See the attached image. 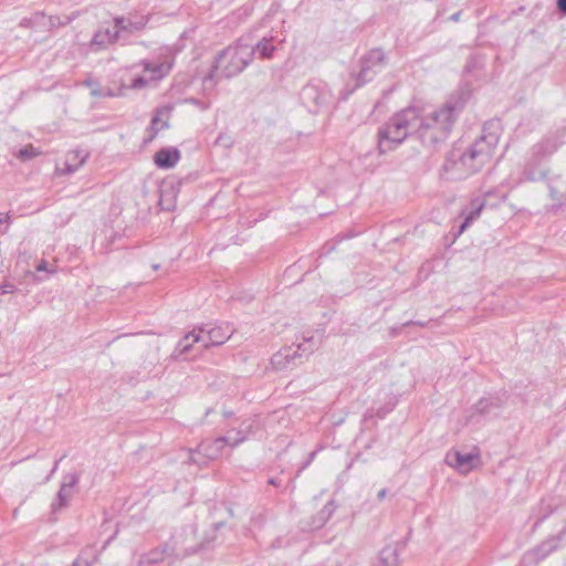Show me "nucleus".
<instances>
[{
  "instance_id": "1",
  "label": "nucleus",
  "mask_w": 566,
  "mask_h": 566,
  "mask_svg": "<svg viewBox=\"0 0 566 566\" xmlns=\"http://www.w3.org/2000/svg\"><path fill=\"white\" fill-rule=\"evenodd\" d=\"M472 97L469 84L460 85L447 99L430 113L418 106V118L412 136L430 154L438 151L449 139L460 115Z\"/></svg>"
},
{
  "instance_id": "2",
  "label": "nucleus",
  "mask_w": 566,
  "mask_h": 566,
  "mask_svg": "<svg viewBox=\"0 0 566 566\" xmlns=\"http://www.w3.org/2000/svg\"><path fill=\"white\" fill-rule=\"evenodd\" d=\"M502 133L503 125L500 118L486 120L480 137L465 150L452 148L447 153L440 168V178L446 181H458L479 172L490 163Z\"/></svg>"
},
{
  "instance_id": "3",
  "label": "nucleus",
  "mask_w": 566,
  "mask_h": 566,
  "mask_svg": "<svg viewBox=\"0 0 566 566\" xmlns=\"http://www.w3.org/2000/svg\"><path fill=\"white\" fill-rule=\"evenodd\" d=\"M248 38L241 35L233 44L219 51L208 74L203 77L205 87H214L222 78H231L242 73L252 63V46Z\"/></svg>"
},
{
  "instance_id": "4",
  "label": "nucleus",
  "mask_w": 566,
  "mask_h": 566,
  "mask_svg": "<svg viewBox=\"0 0 566 566\" xmlns=\"http://www.w3.org/2000/svg\"><path fill=\"white\" fill-rule=\"evenodd\" d=\"M418 118V106L409 105L396 113L378 127L377 149L379 155L396 150L407 138L412 136Z\"/></svg>"
},
{
  "instance_id": "5",
  "label": "nucleus",
  "mask_w": 566,
  "mask_h": 566,
  "mask_svg": "<svg viewBox=\"0 0 566 566\" xmlns=\"http://www.w3.org/2000/svg\"><path fill=\"white\" fill-rule=\"evenodd\" d=\"M387 64L388 56L381 48H374L367 51L359 59L360 70L353 75L355 84L345 85L339 93V99L347 101L356 90L371 82L376 75L387 66Z\"/></svg>"
},
{
  "instance_id": "6",
  "label": "nucleus",
  "mask_w": 566,
  "mask_h": 566,
  "mask_svg": "<svg viewBox=\"0 0 566 566\" xmlns=\"http://www.w3.org/2000/svg\"><path fill=\"white\" fill-rule=\"evenodd\" d=\"M557 150V145L551 139H544L535 144L525 161L520 182H537L547 179L548 168L543 165L545 158Z\"/></svg>"
},
{
  "instance_id": "7",
  "label": "nucleus",
  "mask_w": 566,
  "mask_h": 566,
  "mask_svg": "<svg viewBox=\"0 0 566 566\" xmlns=\"http://www.w3.org/2000/svg\"><path fill=\"white\" fill-rule=\"evenodd\" d=\"M229 443L228 437H218L213 440H202L196 449H189L187 463L206 467L211 460L217 459Z\"/></svg>"
},
{
  "instance_id": "8",
  "label": "nucleus",
  "mask_w": 566,
  "mask_h": 566,
  "mask_svg": "<svg viewBox=\"0 0 566 566\" xmlns=\"http://www.w3.org/2000/svg\"><path fill=\"white\" fill-rule=\"evenodd\" d=\"M331 92L326 83L322 81H310L300 92V98L303 105L311 112L317 113L323 106L327 105Z\"/></svg>"
},
{
  "instance_id": "9",
  "label": "nucleus",
  "mask_w": 566,
  "mask_h": 566,
  "mask_svg": "<svg viewBox=\"0 0 566 566\" xmlns=\"http://www.w3.org/2000/svg\"><path fill=\"white\" fill-rule=\"evenodd\" d=\"M226 525L224 522H217L212 525V528L206 534L203 541L192 547L185 548L182 554L177 553L176 543L174 542V538H170V541L164 543L163 545L158 546L163 555L166 557L169 556H190L195 555L201 551L208 549L211 546H213V543L216 542V533Z\"/></svg>"
},
{
  "instance_id": "10",
  "label": "nucleus",
  "mask_w": 566,
  "mask_h": 566,
  "mask_svg": "<svg viewBox=\"0 0 566 566\" xmlns=\"http://www.w3.org/2000/svg\"><path fill=\"white\" fill-rule=\"evenodd\" d=\"M495 191H486L482 198H473L468 208L463 222L459 227V233H462L475 219L480 217L484 208H497L507 197V195H500L496 202H489V199Z\"/></svg>"
},
{
  "instance_id": "11",
  "label": "nucleus",
  "mask_w": 566,
  "mask_h": 566,
  "mask_svg": "<svg viewBox=\"0 0 566 566\" xmlns=\"http://www.w3.org/2000/svg\"><path fill=\"white\" fill-rule=\"evenodd\" d=\"M558 549L559 548L555 545L554 539L547 537L533 548L527 549L523 554L517 566H538L541 562Z\"/></svg>"
},
{
  "instance_id": "12",
  "label": "nucleus",
  "mask_w": 566,
  "mask_h": 566,
  "mask_svg": "<svg viewBox=\"0 0 566 566\" xmlns=\"http://www.w3.org/2000/svg\"><path fill=\"white\" fill-rule=\"evenodd\" d=\"M507 398L505 391L482 397L472 406L473 415L497 416L506 405Z\"/></svg>"
},
{
  "instance_id": "13",
  "label": "nucleus",
  "mask_w": 566,
  "mask_h": 566,
  "mask_svg": "<svg viewBox=\"0 0 566 566\" xmlns=\"http://www.w3.org/2000/svg\"><path fill=\"white\" fill-rule=\"evenodd\" d=\"M243 36L248 38L247 42L252 46V60L255 56L260 60H272L274 57L277 45L274 44L275 38L273 35H265L258 41H254L252 33L243 34Z\"/></svg>"
},
{
  "instance_id": "14",
  "label": "nucleus",
  "mask_w": 566,
  "mask_h": 566,
  "mask_svg": "<svg viewBox=\"0 0 566 566\" xmlns=\"http://www.w3.org/2000/svg\"><path fill=\"white\" fill-rule=\"evenodd\" d=\"M206 326L207 325L195 326L192 331L188 332L181 339H179L171 353V358L175 360L184 359L192 349L193 345L202 340V334L206 331Z\"/></svg>"
},
{
  "instance_id": "15",
  "label": "nucleus",
  "mask_w": 566,
  "mask_h": 566,
  "mask_svg": "<svg viewBox=\"0 0 566 566\" xmlns=\"http://www.w3.org/2000/svg\"><path fill=\"white\" fill-rule=\"evenodd\" d=\"M446 462L455 468L461 473H467L473 470L480 463L479 453H462L460 451L449 452L446 457Z\"/></svg>"
},
{
  "instance_id": "16",
  "label": "nucleus",
  "mask_w": 566,
  "mask_h": 566,
  "mask_svg": "<svg viewBox=\"0 0 566 566\" xmlns=\"http://www.w3.org/2000/svg\"><path fill=\"white\" fill-rule=\"evenodd\" d=\"M206 325V331L203 333H207L209 342L203 344L205 348L223 345L234 332L229 323H222L212 327L210 324Z\"/></svg>"
},
{
  "instance_id": "17",
  "label": "nucleus",
  "mask_w": 566,
  "mask_h": 566,
  "mask_svg": "<svg viewBox=\"0 0 566 566\" xmlns=\"http://www.w3.org/2000/svg\"><path fill=\"white\" fill-rule=\"evenodd\" d=\"M301 345L297 348L284 347L275 353L271 358V364L275 369L283 370L291 366H296V360L301 359Z\"/></svg>"
},
{
  "instance_id": "18",
  "label": "nucleus",
  "mask_w": 566,
  "mask_h": 566,
  "mask_svg": "<svg viewBox=\"0 0 566 566\" xmlns=\"http://www.w3.org/2000/svg\"><path fill=\"white\" fill-rule=\"evenodd\" d=\"M181 154L177 147H163L154 155V163L160 169H171L180 160Z\"/></svg>"
},
{
  "instance_id": "19",
  "label": "nucleus",
  "mask_w": 566,
  "mask_h": 566,
  "mask_svg": "<svg viewBox=\"0 0 566 566\" xmlns=\"http://www.w3.org/2000/svg\"><path fill=\"white\" fill-rule=\"evenodd\" d=\"M399 548L398 544L385 546L373 562L371 566H398Z\"/></svg>"
},
{
  "instance_id": "20",
  "label": "nucleus",
  "mask_w": 566,
  "mask_h": 566,
  "mask_svg": "<svg viewBox=\"0 0 566 566\" xmlns=\"http://www.w3.org/2000/svg\"><path fill=\"white\" fill-rule=\"evenodd\" d=\"M119 40L120 39L118 31H114L113 29L107 27L101 28L94 33L92 44L98 45L101 48H106L111 44L118 42Z\"/></svg>"
},
{
  "instance_id": "21",
  "label": "nucleus",
  "mask_w": 566,
  "mask_h": 566,
  "mask_svg": "<svg viewBox=\"0 0 566 566\" xmlns=\"http://www.w3.org/2000/svg\"><path fill=\"white\" fill-rule=\"evenodd\" d=\"M336 503L334 500H329L323 509L312 517L311 527L314 530L322 528L336 511Z\"/></svg>"
},
{
  "instance_id": "22",
  "label": "nucleus",
  "mask_w": 566,
  "mask_h": 566,
  "mask_svg": "<svg viewBox=\"0 0 566 566\" xmlns=\"http://www.w3.org/2000/svg\"><path fill=\"white\" fill-rule=\"evenodd\" d=\"M142 65L145 71L149 72L151 74V80L159 81L168 75L171 65L170 64H164V63H151L147 60L142 61Z\"/></svg>"
},
{
  "instance_id": "23",
  "label": "nucleus",
  "mask_w": 566,
  "mask_h": 566,
  "mask_svg": "<svg viewBox=\"0 0 566 566\" xmlns=\"http://www.w3.org/2000/svg\"><path fill=\"white\" fill-rule=\"evenodd\" d=\"M98 560V554L93 546L81 549L72 566H93Z\"/></svg>"
},
{
  "instance_id": "24",
  "label": "nucleus",
  "mask_w": 566,
  "mask_h": 566,
  "mask_svg": "<svg viewBox=\"0 0 566 566\" xmlns=\"http://www.w3.org/2000/svg\"><path fill=\"white\" fill-rule=\"evenodd\" d=\"M72 495V490L61 484L60 490L51 504V514H56L60 510L69 506V500Z\"/></svg>"
},
{
  "instance_id": "25",
  "label": "nucleus",
  "mask_w": 566,
  "mask_h": 566,
  "mask_svg": "<svg viewBox=\"0 0 566 566\" xmlns=\"http://www.w3.org/2000/svg\"><path fill=\"white\" fill-rule=\"evenodd\" d=\"M158 205L161 210L165 211H170L175 208V195L172 192V187H170L169 190L166 189L165 184L160 187Z\"/></svg>"
},
{
  "instance_id": "26",
  "label": "nucleus",
  "mask_w": 566,
  "mask_h": 566,
  "mask_svg": "<svg viewBox=\"0 0 566 566\" xmlns=\"http://www.w3.org/2000/svg\"><path fill=\"white\" fill-rule=\"evenodd\" d=\"M484 67V56L479 53H472L468 56L464 65L465 74H474Z\"/></svg>"
},
{
  "instance_id": "27",
  "label": "nucleus",
  "mask_w": 566,
  "mask_h": 566,
  "mask_svg": "<svg viewBox=\"0 0 566 566\" xmlns=\"http://www.w3.org/2000/svg\"><path fill=\"white\" fill-rule=\"evenodd\" d=\"M165 560V556L158 547L150 549L148 553L142 555L140 564L144 566L156 565Z\"/></svg>"
},
{
  "instance_id": "28",
  "label": "nucleus",
  "mask_w": 566,
  "mask_h": 566,
  "mask_svg": "<svg viewBox=\"0 0 566 566\" xmlns=\"http://www.w3.org/2000/svg\"><path fill=\"white\" fill-rule=\"evenodd\" d=\"M41 155V150L32 144H28L14 153V156L21 161H29Z\"/></svg>"
},
{
  "instance_id": "29",
  "label": "nucleus",
  "mask_w": 566,
  "mask_h": 566,
  "mask_svg": "<svg viewBox=\"0 0 566 566\" xmlns=\"http://www.w3.org/2000/svg\"><path fill=\"white\" fill-rule=\"evenodd\" d=\"M148 21L149 19L146 17H138L134 20L127 19L126 35L143 30L147 25Z\"/></svg>"
},
{
  "instance_id": "30",
  "label": "nucleus",
  "mask_w": 566,
  "mask_h": 566,
  "mask_svg": "<svg viewBox=\"0 0 566 566\" xmlns=\"http://www.w3.org/2000/svg\"><path fill=\"white\" fill-rule=\"evenodd\" d=\"M78 15L77 12H73L70 15H65L63 19L59 15H50L49 17V25L51 29L60 28L67 25L71 23L74 19H76Z\"/></svg>"
},
{
  "instance_id": "31",
  "label": "nucleus",
  "mask_w": 566,
  "mask_h": 566,
  "mask_svg": "<svg viewBox=\"0 0 566 566\" xmlns=\"http://www.w3.org/2000/svg\"><path fill=\"white\" fill-rule=\"evenodd\" d=\"M44 19L45 14L43 12H35L30 18L22 19L20 22V27L33 29Z\"/></svg>"
},
{
  "instance_id": "32",
  "label": "nucleus",
  "mask_w": 566,
  "mask_h": 566,
  "mask_svg": "<svg viewBox=\"0 0 566 566\" xmlns=\"http://www.w3.org/2000/svg\"><path fill=\"white\" fill-rule=\"evenodd\" d=\"M126 24L127 19L124 17H115L114 18V31H118L119 39H126Z\"/></svg>"
},
{
  "instance_id": "33",
  "label": "nucleus",
  "mask_w": 566,
  "mask_h": 566,
  "mask_svg": "<svg viewBox=\"0 0 566 566\" xmlns=\"http://www.w3.org/2000/svg\"><path fill=\"white\" fill-rule=\"evenodd\" d=\"M80 482V474L76 472L67 473L63 476L62 485L72 490Z\"/></svg>"
},
{
  "instance_id": "34",
  "label": "nucleus",
  "mask_w": 566,
  "mask_h": 566,
  "mask_svg": "<svg viewBox=\"0 0 566 566\" xmlns=\"http://www.w3.org/2000/svg\"><path fill=\"white\" fill-rule=\"evenodd\" d=\"M148 81L142 76L138 75L135 78L132 80L129 85H124L125 91L126 90H140L147 85Z\"/></svg>"
},
{
  "instance_id": "35",
  "label": "nucleus",
  "mask_w": 566,
  "mask_h": 566,
  "mask_svg": "<svg viewBox=\"0 0 566 566\" xmlns=\"http://www.w3.org/2000/svg\"><path fill=\"white\" fill-rule=\"evenodd\" d=\"M11 223V216L6 213L3 217L0 214V234H4L9 230Z\"/></svg>"
},
{
  "instance_id": "36",
  "label": "nucleus",
  "mask_w": 566,
  "mask_h": 566,
  "mask_svg": "<svg viewBox=\"0 0 566 566\" xmlns=\"http://www.w3.org/2000/svg\"><path fill=\"white\" fill-rule=\"evenodd\" d=\"M551 539H554L555 545L559 548L560 543L566 538V524L556 535L548 536Z\"/></svg>"
},
{
  "instance_id": "37",
  "label": "nucleus",
  "mask_w": 566,
  "mask_h": 566,
  "mask_svg": "<svg viewBox=\"0 0 566 566\" xmlns=\"http://www.w3.org/2000/svg\"><path fill=\"white\" fill-rule=\"evenodd\" d=\"M374 417L384 418L385 417L384 410L381 408L378 409L376 412H374L371 409L367 410L363 416V422H366Z\"/></svg>"
},
{
  "instance_id": "38",
  "label": "nucleus",
  "mask_w": 566,
  "mask_h": 566,
  "mask_svg": "<svg viewBox=\"0 0 566 566\" xmlns=\"http://www.w3.org/2000/svg\"><path fill=\"white\" fill-rule=\"evenodd\" d=\"M125 94V87L124 84L118 88L117 92H115L112 88L104 90L103 97H115V96H123Z\"/></svg>"
},
{
  "instance_id": "39",
  "label": "nucleus",
  "mask_w": 566,
  "mask_h": 566,
  "mask_svg": "<svg viewBox=\"0 0 566 566\" xmlns=\"http://www.w3.org/2000/svg\"><path fill=\"white\" fill-rule=\"evenodd\" d=\"M17 291V286L10 282H4L0 285V295L11 294Z\"/></svg>"
},
{
  "instance_id": "40",
  "label": "nucleus",
  "mask_w": 566,
  "mask_h": 566,
  "mask_svg": "<svg viewBox=\"0 0 566 566\" xmlns=\"http://www.w3.org/2000/svg\"><path fill=\"white\" fill-rule=\"evenodd\" d=\"M316 457V451H312L310 454H308V458L305 462L302 463V465L300 467L297 473H296V476L300 475V473L305 470L311 463L312 461L314 460V458Z\"/></svg>"
},
{
  "instance_id": "41",
  "label": "nucleus",
  "mask_w": 566,
  "mask_h": 566,
  "mask_svg": "<svg viewBox=\"0 0 566 566\" xmlns=\"http://www.w3.org/2000/svg\"><path fill=\"white\" fill-rule=\"evenodd\" d=\"M555 512V507L554 506H551V505H547L545 507V512L543 513V515L541 517H538V522H544L546 518H548L553 513Z\"/></svg>"
},
{
  "instance_id": "42",
  "label": "nucleus",
  "mask_w": 566,
  "mask_h": 566,
  "mask_svg": "<svg viewBox=\"0 0 566 566\" xmlns=\"http://www.w3.org/2000/svg\"><path fill=\"white\" fill-rule=\"evenodd\" d=\"M403 327H405V326H402V324H401V325H399V326H392V327H390V329H389V336H390L391 338L397 337V336L400 334V332H401V329H402Z\"/></svg>"
},
{
  "instance_id": "43",
  "label": "nucleus",
  "mask_w": 566,
  "mask_h": 566,
  "mask_svg": "<svg viewBox=\"0 0 566 566\" xmlns=\"http://www.w3.org/2000/svg\"><path fill=\"white\" fill-rule=\"evenodd\" d=\"M556 7L562 14H566V0H556Z\"/></svg>"
},
{
  "instance_id": "44",
  "label": "nucleus",
  "mask_w": 566,
  "mask_h": 566,
  "mask_svg": "<svg viewBox=\"0 0 566 566\" xmlns=\"http://www.w3.org/2000/svg\"><path fill=\"white\" fill-rule=\"evenodd\" d=\"M410 325H417V326H420V327H424L427 325V323L421 322V321H408V322L402 324V326H410Z\"/></svg>"
},
{
  "instance_id": "45",
  "label": "nucleus",
  "mask_w": 566,
  "mask_h": 566,
  "mask_svg": "<svg viewBox=\"0 0 566 566\" xmlns=\"http://www.w3.org/2000/svg\"><path fill=\"white\" fill-rule=\"evenodd\" d=\"M91 94L95 97H103L104 90L99 87H95L92 90Z\"/></svg>"
},
{
  "instance_id": "46",
  "label": "nucleus",
  "mask_w": 566,
  "mask_h": 566,
  "mask_svg": "<svg viewBox=\"0 0 566 566\" xmlns=\"http://www.w3.org/2000/svg\"><path fill=\"white\" fill-rule=\"evenodd\" d=\"M492 191H495L491 198L489 199V202H496L497 201V198L500 195H504L503 192L496 190V189H493Z\"/></svg>"
},
{
  "instance_id": "47",
  "label": "nucleus",
  "mask_w": 566,
  "mask_h": 566,
  "mask_svg": "<svg viewBox=\"0 0 566 566\" xmlns=\"http://www.w3.org/2000/svg\"><path fill=\"white\" fill-rule=\"evenodd\" d=\"M65 458V455H62L60 459H57L55 462H54V465L50 472V475H53L56 471H57V468H59V464L60 462Z\"/></svg>"
},
{
  "instance_id": "48",
  "label": "nucleus",
  "mask_w": 566,
  "mask_h": 566,
  "mask_svg": "<svg viewBox=\"0 0 566 566\" xmlns=\"http://www.w3.org/2000/svg\"><path fill=\"white\" fill-rule=\"evenodd\" d=\"M387 489H381L378 493H377V500L378 501H384L386 495H387Z\"/></svg>"
},
{
  "instance_id": "49",
  "label": "nucleus",
  "mask_w": 566,
  "mask_h": 566,
  "mask_svg": "<svg viewBox=\"0 0 566 566\" xmlns=\"http://www.w3.org/2000/svg\"><path fill=\"white\" fill-rule=\"evenodd\" d=\"M268 484L273 485V486H280L281 481L277 478H270L268 480Z\"/></svg>"
},
{
  "instance_id": "50",
  "label": "nucleus",
  "mask_w": 566,
  "mask_h": 566,
  "mask_svg": "<svg viewBox=\"0 0 566 566\" xmlns=\"http://www.w3.org/2000/svg\"><path fill=\"white\" fill-rule=\"evenodd\" d=\"M461 14H462V11H458V12L453 13V14L450 17V20H451V21H455V22H457V21H459V19H460V15H461Z\"/></svg>"
},
{
  "instance_id": "51",
  "label": "nucleus",
  "mask_w": 566,
  "mask_h": 566,
  "mask_svg": "<svg viewBox=\"0 0 566 566\" xmlns=\"http://www.w3.org/2000/svg\"><path fill=\"white\" fill-rule=\"evenodd\" d=\"M77 168H78V165H76V166H72V165H69V164L66 165V171L69 174H72V172L76 171Z\"/></svg>"
},
{
  "instance_id": "52",
  "label": "nucleus",
  "mask_w": 566,
  "mask_h": 566,
  "mask_svg": "<svg viewBox=\"0 0 566 566\" xmlns=\"http://www.w3.org/2000/svg\"><path fill=\"white\" fill-rule=\"evenodd\" d=\"M36 271L41 272V271H46V263L45 261H42L38 266H36Z\"/></svg>"
},
{
  "instance_id": "53",
  "label": "nucleus",
  "mask_w": 566,
  "mask_h": 566,
  "mask_svg": "<svg viewBox=\"0 0 566 566\" xmlns=\"http://www.w3.org/2000/svg\"><path fill=\"white\" fill-rule=\"evenodd\" d=\"M158 120H159V118H158V116H157V115H156V116H154V117H153V119H151V128L154 129V134H156V133H157V130H158L157 128H154V125H155V124H157V123H158Z\"/></svg>"
},
{
  "instance_id": "54",
  "label": "nucleus",
  "mask_w": 566,
  "mask_h": 566,
  "mask_svg": "<svg viewBox=\"0 0 566 566\" xmlns=\"http://www.w3.org/2000/svg\"><path fill=\"white\" fill-rule=\"evenodd\" d=\"M244 440H245V437H244V436H242V437H240V438L235 439V440H234V442L232 443V447L238 446L239 443L243 442Z\"/></svg>"
},
{
  "instance_id": "55",
  "label": "nucleus",
  "mask_w": 566,
  "mask_h": 566,
  "mask_svg": "<svg viewBox=\"0 0 566 566\" xmlns=\"http://www.w3.org/2000/svg\"><path fill=\"white\" fill-rule=\"evenodd\" d=\"M350 237H352V234H344V235L338 234V235L336 237V239H337L338 241H342V240L347 239V238H350Z\"/></svg>"
},
{
  "instance_id": "56",
  "label": "nucleus",
  "mask_w": 566,
  "mask_h": 566,
  "mask_svg": "<svg viewBox=\"0 0 566 566\" xmlns=\"http://www.w3.org/2000/svg\"><path fill=\"white\" fill-rule=\"evenodd\" d=\"M94 84H95V82L92 80L85 81V85H87V86H93Z\"/></svg>"
},
{
  "instance_id": "57",
  "label": "nucleus",
  "mask_w": 566,
  "mask_h": 566,
  "mask_svg": "<svg viewBox=\"0 0 566 566\" xmlns=\"http://www.w3.org/2000/svg\"><path fill=\"white\" fill-rule=\"evenodd\" d=\"M324 249H326V250H327V252H331L332 250H334V247L328 248V244H325V245H324Z\"/></svg>"
},
{
  "instance_id": "58",
  "label": "nucleus",
  "mask_w": 566,
  "mask_h": 566,
  "mask_svg": "<svg viewBox=\"0 0 566 566\" xmlns=\"http://www.w3.org/2000/svg\"><path fill=\"white\" fill-rule=\"evenodd\" d=\"M542 523H543V522H538V520H537V521L535 522V524H534V527L539 526Z\"/></svg>"
},
{
  "instance_id": "59",
  "label": "nucleus",
  "mask_w": 566,
  "mask_h": 566,
  "mask_svg": "<svg viewBox=\"0 0 566 566\" xmlns=\"http://www.w3.org/2000/svg\"><path fill=\"white\" fill-rule=\"evenodd\" d=\"M196 459H202V455L195 454Z\"/></svg>"
},
{
  "instance_id": "60",
  "label": "nucleus",
  "mask_w": 566,
  "mask_h": 566,
  "mask_svg": "<svg viewBox=\"0 0 566 566\" xmlns=\"http://www.w3.org/2000/svg\"><path fill=\"white\" fill-rule=\"evenodd\" d=\"M85 157H86V156H84V157L81 159L80 165L84 163Z\"/></svg>"
},
{
  "instance_id": "61",
  "label": "nucleus",
  "mask_w": 566,
  "mask_h": 566,
  "mask_svg": "<svg viewBox=\"0 0 566 566\" xmlns=\"http://www.w3.org/2000/svg\"><path fill=\"white\" fill-rule=\"evenodd\" d=\"M153 268H154V270H158L159 265L155 264Z\"/></svg>"
}]
</instances>
